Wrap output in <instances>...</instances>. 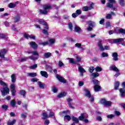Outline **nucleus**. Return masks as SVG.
<instances>
[{
	"label": "nucleus",
	"mask_w": 125,
	"mask_h": 125,
	"mask_svg": "<svg viewBox=\"0 0 125 125\" xmlns=\"http://www.w3.org/2000/svg\"><path fill=\"white\" fill-rule=\"evenodd\" d=\"M0 84L3 87L0 89V90L2 93V96H5L6 94L9 93V88L7 87L6 83L3 82V81L0 80Z\"/></svg>",
	"instance_id": "1"
},
{
	"label": "nucleus",
	"mask_w": 125,
	"mask_h": 125,
	"mask_svg": "<svg viewBox=\"0 0 125 125\" xmlns=\"http://www.w3.org/2000/svg\"><path fill=\"white\" fill-rule=\"evenodd\" d=\"M42 7L43 10L40 9V12L41 14L45 15L48 13L49 9L51 8V5H50V4H44L42 5Z\"/></svg>",
	"instance_id": "2"
},
{
	"label": "nucleus",
	"mask_w": 125,
	"mask_h": 125,
	"mask_svg": "<svg viewBox=\"0 0 125 125\" xmlns=\"http://www.w3.org/2000/svg\"><path fill=\"white\" fill-rule=\"evenodd\" d=\"M87 118H88V115L86 113H82L81 114V116L79 117L78 119L80 121H83L86 124L88 123V120H87Z\"/></svg>",
	"instance_id": "3"
},
{
	"label": "nucleus",
	"mask_w": 125,
	"mask_h": 125,
	"mask_svg": "<svg viewBox=\"0 0 125 125\" xmlns=\"http://www.w3.org/2000/svg\"><path fill=\"white\" fill-rule=\"evenodd\" d=\"M100 103L101 104H102V105H104V106H105V107H110V106H111L112 104V102L108 101L105 99H101Z\"/></svg>",
	"instance_id": "4"
},
{
	"label": "nucleus",
	"mask_w": 125,
	"mask_h": 125,
	"mask_svg": "<svg viewBox=\"0 0 125 125\" xmlns=\"http://www.w3.org/2000/svg\"><path fill=\"white\" fill-rule=\"evenodd\" d=\"M84 91L86 97L89 98L91 102H93V101H94V97L93 96H91L90 92L87 89H84Z\"/></svg>",
	"instance_id": "5"
},
{
	"label": "nucleus",
	"mask_w": 125,
	"mask_h": 125,
	"mask_svg": "<svg viewBox=\"0 0 125 125\" xmlns=\"http://www.w3.org/2000/svg\"><path fill=\"white\" fill-rule=\"evenodd\" d=\"M28 59H30L31 60L35 61V60H38V59H39V57H36L34 56H28L23 59H19L18 61H21V62H24L25 61H27Z\"/></svg>",
	"instance_id": "6"
},
{
	"label": "nucleus",
	"mask_w": 125,
	"mask_h": 125,
	"mask_svg": "<svg viewBox=\"0 0 125 125\" xmlns=\"http://www.w3.org/2000/svg\"><path fill=\"white\" fill-rule=\"evenodd\" d=\"M98 46L102 51L105 50H105H110V47L109 46H104V47L103 45H102V41H99L98 42Z\"/></svg>",
	"instance_id": "7"
},
{
	"label": "nucleus",
	"mask_w": 125,
	"mask_h": 125,
	"mask_svg": "<svg viewBox=\"0 0 125 125\" xmlns=\"http://www.w3.org/2000/svg\"><path fill=\"white\" fill-rule=\"evenodd\" d=\"M93 83L94 84H95L94 87V91L96 92H97V91H99V90H100V89L101 88L100 87V86L98 85V84H99V81H98V80H94L93 81Z\"/></svg>",
	"instance_id": "8"
},
{
	"label": "nucleus",
	"mask_w": 125,
	"mask_h": 125,
	"mask_svg": "<svg viewBox=\"0 0 125 125\" xmlns=\"http://www.w3.org/2000/svg\"><path fill=\"white\" fill-rule=\"evenodd\" d=\"M94 5V3L92 2L89 7H87V6H84L83 7L82 9L83 11H88V10H91V9H93V5Z\"/></svg>",
	"instance_id": "9"
},
{
	"label": "nucleus",
	"mask_w": 125,
	"mask_h": 125,
	"mask_svg": "<svg viewBox=\"0 0 125 125\" xmlns=\"http://www.w3.org/2000/svg\"><path fill=\"white\" fill-rule=\"evenodd\" d=\"M37 21L39 23V24H41L42 25H44V29H46V30H48V26H47V23L44 21V20L42 19H40V20H37Z\"/></svg>",
	"instance_id": "10"
},
{
	"label": "nucleus",
	"mask_w": 125,
	"mask_h": 125,
	"mask_svg": "<svg viewBox=\"0 0 125 125\" xmlns=\"http://www.w3.org/2000/svg\"><path fill=\"white\" fill-rule=\"evenodd\" d=\"M11 91L13 96H15V93H16V90H15V84H11L10 85Z\"/></svg>",
	"instance_id": "11"
},
{
	"label": "nucleus",
	"mask_w": 125,
	"mask_h": 125,
	"mask_svg": "<svg viewBox=\"0 0 125 125\" xmlns=\"http://www.w3.org/2000/svg\"><path fill=\"white\" fill-rule=\"evenodd\" d=\"M74 32H75V33H78V34H81V33L83 32V30H82V28L78 25H75L74 27Z\"/></svg>",
	"instance_id": "12"
},
{
	"label": "nucleus",
	"mask_w": 125,
	"mask_h": 125,
	"mask_svg": "<svg viewBox=\"0 0 125 125\" xmlns=\"http://www.w3.org/2000/svg\"><path fill=\"white\" fill-rule=\"evenodd\" d=\"M56 78L61 82V83H67L66 80H65L64 78L61 77L60 75H57Z\"/></svg>",
	"instance_id": "13"
},
{
	"label": "nucleus",
	"mask_w": 125,
	"mask_h": 125,
	"mask_svg": "<svg viewBox=\"0 0 125 125\" xmlns=\"http://www.w3.org/2000/svg\"><path fill=\"white\" fill-rule=\"evenodd\" d=\"M24 37L25 39H32L33 40H35L36 39V36L33 35H29L27 33H25L24 35Z\"/></svg>",
	"instance_id": "14"
},
{
	"label": "nucleus",
	"mask_w": 125,
	"mask_h": 125,
	"mask_svg": "<svg viewBox=\"0 0 125 125\" xmlns=\"http://www.w3.org/2000/svg\"><path fill=\"white\" fill-rule=\"evenodd\" d=\"M112 56L113 57L112 60H113V61H118V60H119L118 53L116 52L113 53Z\"/></svg>",
	"instance_id": "15"
},
{
	"label": "nucleus",
	"mask_w": 125,
	"mask_h": 125,
	"mask_svg": "<svg viewBox=\"0 0 125 125\" xmlns=\"http://www.w3.org/2000/svg\"><path fill=\"white\" fill-rule=\"evenodd\" d=\"M109 70L110 71H114V72H119V69L117 67H116V65H112L109 67Z\"/></svg>",
	"instance_id": "16"
},
{
	"label": "nucleus",
	"mask_w": 125,
	"mask_h": 125,
	"mask_svg": "<svg viewBox=\"0 0 125 125\" xmlns=\"http://www.w3.org/2000/svg\"><path fill=\"white\" fill-rule=\"evenodd\" d=\"M78 71L80 72L81 76H83V73H85V70L81 66L78 67Z\"/></svg>",
	"instance_id": "17"
},
{
	"label": "nucleus",
	"mask_w": 125,
	"mask_h": 125,
	"mask_svg": "<svg viewBox=\"0 0 125 125\" xmlns=\"http://www.w3.org/2000/svg\"><path fill=\"white\" fill-rule=\"evenodd\" d=\"M72 101H73V99H72L71 98H68L67 99V102L68 104V105L69 106V107L71 109H74V106H72Z\"/></svg>",
	"instance_id": "18"
},
{
	"label": "nucleus",
	"mask_w": 125,
	"mask_h": 125,
	"mask_svg": "<svg viewBox=\"0 0 125 125\" xmlns=\"http://www.w3.org/2000/svg\"><path fill=\"white\" fill-rule=\"evenodd\" d=\"M119 91L120 92V96H121V97H125V89L124 88H120L119 89Z\"/></svg>",
	"instance_id": "19"
},
{
	"label": "nucleus",
	"mask_w": 125,
	"mask_h": 125,
	"mask_svg": "<svg viewBox=\"0 0 125 125\" xmlns=\"http://www.w3.org/2000/svg\"><path fill=\"white\" fill-rule=\"evenodd\" d=\"M38 84L39 87H40V88H42V89H44V88H45V87H46V85L41 82H39Z\"/></svg>",
	"instance_id": "20"
},
{
	"label": "nucleus",
	"mask_w": 125,
	"mask_h": 125,
	"mask_svg": "<svg viewBox=\"0 0 125 125\" xmlns=\"http://www.w3.org/2000/svg\"><path fill=\"white\" fill-rule=\"evenodd\" d=\"M40 74L42 77H44V78H48V74H47V72L44 71H41L40 72Z\"/></svg>",
	"instance_id": "21"
},
{
	"label": "nucleus",
	"mask_w": 125,
	"mask_h": 125,
	"mask_svg": "<svg viewBox=\"0 0 125 125\" xmlns=\"http://www.w3.org/2000/svg\"><path fill=\"white\" fill-rule=\"evenodd\" d=\"M124 39L123 38H119L117 39H113L111 40V42H112L113 43L115 42H124Z\"/></svg>",
	"instance_id": "22"
},
{
	"label": "nucleus",
	"mask_w": 125,
	"mask_h": 125,
	"mask_svg": "<svg viewBox=\"0 0 125 125\" xmlns=\"http://www.w3.org/2000/svg\"><path fill=\"white\" fill-rule=\"evenodd\" d=\"M67 95V93L65 92H62L60 94H58V97L59 98H62L63 97H65Z\"/></svg>",
	"instance_id": "23"
},
{
	"label": "nucleus",
	"mask_w": 125,
	"mask_h": 125,
	"mask_svg": "<svg viewBox=\"0 0 125 125\" xmlns=\"http://www.w3.org/2000/svg\"><path fill=\"white\" fill-rule=\"evenodd\" d=\"M11 82L14 83L16 82V74H13L11 76Z\"/></svg>",
	"instance_id": "24"
},
{
	"label": "nucleus",
	"mask_w": 125,
	"mask_h": 125,
	"mask_svg": "<svg viewBox=\"0 0 125 125\" xmlns=\"http://www.w3.org/2000/svg\"><path fill=\"white\" fill-rule=\"evenodd\" d=\"M112 15H116V14H115V13L113 12H111V14H108L106 17L105 18H106V19H112Z\"/></svg>",
	"instance_id": "25"
},
{
	"label": "nucleus",
	"mask_w": 125,
	"mask_h": 125,
	"mask_svg": "<svg viewBox=\"0 0 125 125\" xmlns=\"http://www.w3.org/2000/svg\"><path fill=\"white\" fill-rule=\"evenodd\" d=\"M27 77H31V78H35L37 77V73L32 72L27 73Z\"/></svg>",
	"instance_id": "26"
},
{
	"label": "nucleus",
	"mask_w": 125,
	"mask_h": 125,
	"mask_svg": "<svg viewBox=\"0 0 125 125\" xmlns=\"http://www.w3.org/2000/svg\"><path fill=\"white\" fill-rule=\"evenodd\" d=\"M30 45L31 47H33V48H37V47H38V44L34 42H30Z\"/></svg>",
	"instance_id": "27"
},
{
	"label": "nucleus",
	"mask_w": 125,
	"mask_h": 125,
	"mask_svg": "<svg viewBox=\"0 0 125 125\" xmlns=\"http://www.w3.org/2000/svg\"><path fill=\"white\" fill-rule=\"evenodd\" d=\"M6 53V51L5 50H1L0 52V57L1 58H4V54Z\"/></svg>",
	"instance_id": "28"
},
{
	"label": "nucleus",
	"mask_w": 125,
	"mask_h": 125,
	"mask_svg": "<svg viewBox=\"0 0 125 125\" xmlns=\"http://www.w3.org/2000/svg\"><path fill=\"white\" fill-rule=\"evenodd\" d=\"M120 86V82L117 81L115 83H114V89L116 90H118L119 89V87Z\"/></svg>",
	"instance_id": "29"
},
{
	"label": "nucleus",
	"mask_w": 125,
	"mask_h": 125,
	"mask_svg": "<svg viewBox=\"0 0 125 125\" xmlns=\"http://www.w3.org/2000/svg\"><path fill=\"white\" fill-rule=\"evenodd\" d=\"M68 113H70V111H63L60 113V116H61L62 117H64V116H65V115H67Z\"/></svg>",
	"instance_id": "30"
},
{
	"label": "nucleus",
	"mask_w": 125,
	"mask_h": 125,
	"mask_svg": "<svg viewBox=\"0 0 125 125\" xmlns=\"http://www.w3.org/2000/svg\"><path fill=\"white\" fill-rule=\"evenodd\" d=\"M43 56L45 58H49V57H51V53L46 52L44 54Z\"/></svg>",
	"instance_id": "31"
},
{
	"label": "nucleus",
	"mask_w": 125,
	"mask_h": 125,
	"mask_svg": "<svg viewBox=\"0 0 125 125\" xmlns=\"http://www.w3.org/2000/svg\"><path fill=\"white\" fill-rule=\"evenodd\" d=\"M15 123H16V120L14 119L12 121H8L7 125H13Z\"/></svg>",
	"instance_id": "32"
},
{
	"label": "nucleus",
	"mask_w": 125,
	"mask_h": 125,
	"mask_svg": "<svg viewBox=\"0 0 125 125\" xmlns=\"http://www.w3.org/2000/svg\"><path fill=\"white\" fill-rule=\"evenodd\" d=\"M86 23L91 27H93V26H95V22H94V21H87Z\"/></svg>",
	"instance_id": "33"
},
{
	"label": "nucleus",
	"mask_w": 125,
	"mask_h": 125,
	"mask_svg": "<svg viewBox=\"0 0 125 125\" xmlns=\"http://www.w3.org/2000/svg\"><path fill=\"white\" fill-rule=\"evenodd\" d=\"M20 15H17V16L14 18L15 22H18V21H20Z\"/></svg>",
	"instance_id": "34"
},
{
	"label": "nucleus",
	"mask_w": 125,
	"mask_h": 125,
	"mask_svg": "<svg viewBox=\"0 0 125 125\" xmlns=\"http://www.w3.org/2000/svg\"><path fill=\"white\" fill-rule=\"evenodd\" d=\"M15 6H16V4L14 3H10L8 4V7H9V8H14Z\"/></svg>",
	"instance_id": "35"
},
{
	"label": "nucleus",
	"mask_w": 125,
	"mask_h": 125,
	"mask_svg": "<svg viewBox=\"0 0 125 125\" xmlns=\"http://www.w3.org/2000/svg\"><path fill=\"white\" fill-rule=\"evenodd\" d=\"M67 60H69V63H71L72 64H76V62H75L74 59L68 58Z\"/></svg>",
	"instance_id": "36"
},
{
	"label": "nucleus",
	"mask_w": 125,
	"mask_h": 125,
	"mask_svg": "<svg viewBox=\"0 0 125 125\" xmlns=\"http://www.w3.org/2000/svg\"><path fill=\"white\" fill-rule=\"evenodd\" d=\"M115 114H110L106 116L107 119H110L112 120V119H115Z\"/></svg>",
	"instance_id": "37"
},
{
	"label": "nucleus",
	"mask_w": 125,
	"mask_h": 125,
	"mask_svg": "<svg viewBox=\"0 0 125 125\" xmlns=\"http://www.w3.org/2000/svg\"><path fill=\"white\" fill-rule=\"evenodd\" d=\"M39 44L41 45H43L44 46H45V45H47L48 44V42H39Z\"/></svg>",
	"instance_id": "38"
},
{
	"label": "nucleus",
	"mask_w": 125,
	"mask_h": 125,
	"mask_svg": "<svg viewBox=\"0 0 125 125\" xmlns=\"http://www.w3.org/2000/svg\"><path fill=\"white\" fill-rule=\"evenodd\" d=\"M118 32L120 34H122V35H125V29L123 28L119 29H118Z\"/></svg>",
	"instance_id": "39"
},
{
	"label": "nucleus",
	"mask_w": 125,
	"mask_h": 125,
	"mask_svg": "<svg viewBox=\"0 0 125 125\" xmlns=\"http://www.w3.org/2000/svg\"><path fill=\"white\" fill-rule=\"evenodd\" d=\"M101 56L103 58L108 57L109 56V55L107 53L103 52L101 53Z\"/></svg>",
	"instance_id": "40"
},
{
	"label": "nucleus",
	"mask_w": 125,
	"mask_h": 125,
	"mask_svg": "<svg viewBox=\"0 0 125 125\" xmlns=\"http://www.w3.org/2000/svg\"><path fill=\"white\" fill-rule=\"evenodd\" d=\"M91 76L93 77V78H97V77H99V73L98 72H94L92 73Z\"/></svg>",
	"instance_id": "41"
},
{
	"label": "nucleus",
	"mask_w": 125,
	"mask_h": 125,
	"mask_svg": "<svg viewBox=\"0 0 125 125\" xmlns=\"http://www.w3.org/2000/svg\"><path fill=\"white\" fill-rule=\"evenodd\" d=\"M42 117L43 120H45V119H47V118H48V115H47V113L46 112H44L42 113Z\"/></svg>",
	"instance_id": "42"
},
{
	"label": "nucleus",
	"mask_w": 125,
	"mask_h": 125,
	"mask_svg": "<svg viewBox=\"0 0 125 125\" xmlns=\"http://www.w3.org/2000/svg\"><path fill=\"white\" fill-rule=\"evenodd\" d=\"M95 70L96 72H101V71H102V68L100 66H96L95 68Z\"/></svg>",
	"instance_id": "43"
},
{
	"label": "nucleus",
	"mask_w": 125,
	"mask_h": 125,
	"mask_svg": "<svg viewBox=\"0 0 125 125\" xmlns=\"http://www.w3.org/2000/svg\"><path fill=\"white\" fill-rule=\"evenodd\" d=\"M27 113L23 112L21 114V117L22 119H25V118H27Z\"/></svg>",
	"instance_id": "44"
},
{
	"label": "nucleus",
	"mask_w": 125,
	"mask_h": 125,
	"mask_svg": "<svg viewBox=\"0 0 125 125\" xmlns=\"http://www.w3.org/2000/svg\"><path fill=\"white\" fill-rule=\"evenodd\" d=\"M74 56L76 58L77 61L78 62H80V61L82 60V59H81V58L77 54L74 55Z\"/></svg>",
	"instance_id": "45"
},
{
	"label": "nucleus",
	"mask_w": 125,
	"mask_h": 125,
	"mask_svg": "<svg viewBox=\"0 0 125 125\" xmlns=\"http://www.w3.org/2000/svg\"><path fill=\"white\" fill-rule=\"evenodd\" d=\"M20 94L24 97V96H26V91H25V90H21L20 92Z\"/></svg>",
	"instance_id": "46"
},
{
	"label": "nucleus",
	"mask_w": 125,
	"mask_h": 125,
	"mask_svg": "<svg viewBox=\"0 0 125 125\" xmlns=\"http://www.w3.org/2000/svg\"><path fill=\"white\" fill-rule=\"evenodd\" d=\"M72 121H73L74 122V123L78 124L79 123V119L75 117H72Z\"/></svg>",
	"instance_id": "47"
},
{
	"label": "nucleus",
	"mask_w": 125,
	"mask_h": 125,
	"mask_svg": "<svg viewBox=\"0 0 125 125\" xmlns=\"http://www.w3.org/2000/svg\"><path fill=\"white\" fill-rule=\"evenodd\" d=\"M66 120L67 121H71V116H70L69 115L64 116V120L66 121Z\"/></svg>",
	"instance_id": "48"
},
{
	"label": "nucleus",
	"mask_w": 125,
	"mask_h": 125,
	"mask_svg": "<svg viewBox=\"0 0 125 125\" xmlns=\"http://www.w3.org/2000/svg\"><path fill=\"white\" fill-rule=\"evenodd\" d=\"M68 26L69 30H70V31H73V24L72 22H69Z\"/></svg>",
	"instance_id": "49"
},
{
	"label": "nucleus",
	"mask_w": 125,
	"mask_h": 125,
	"mask_svg": "<svg viewBox=\"0 0 125 125\" xmlns=\"http://www.w3.org/2000/svg\"><path fill=\"white\" fill-rule=\"evenodd\" d=\"M10 104L12 107H15L16 105V102H15V101L12 100L10 102Z\"/></svg>",
	"instance_id": "50"
},
{
	"label": "nucleus",
	"mask_w": 125,
	"mask_h": 125,
	"mask_svg": "<svg viewBox=\"0 0 125 125\" xmlns=\"http://www.w3.org/2000/svg\"><path fill=\"white\" fill-rule=\"evenodd\" d=\"M32 55H36V57H35L34 56V57H38V59H39V53L37 51H32Z\"/></svg>",
	"instance_id": "51"
},
{
	"label": "nucleus",
	"mask_w": 125,
	"mask_h": 125,
	"mask_svg": "<svg viewBox=\"0 0 125 125\" xmlns=\"http://www.w3.org/2000/svg\"><path fill=\"white\" fill-rule=\"evenodd\" d=\"M52 90L53 91V92H54V93H56V92H57L58 89H57V88L55 86H54L52 88Z\"/></svg>",
	"instance_id": "52"
},
{
	"label": "nucleus",
	"mask_w": 125,
	"mask_h": 125,
	"mask_svg": "<svg viewBox=\"0 0 125 125\" xmlns=\"http://www.w3.org/2000/svg\"><path fill=\"white\" fill-rule=\"evenodd\" d=\"M110 27H111V23H110L109 21L106 22L105 24V28L107 29V28H110Z\"/></svg>",
	"instance_id": "53"
},
{
	"label": "nucleus",
	"mask_w": 125,
	"mask_h": 125,
	"mask_svg": "<svg viewBox=\"0 0 125 125\" xmlns=\"http://www.w3.org/2000/svg\"><path fill=\"white\" fill-rule=\"evenodd\" d=\"M0 38H1V39H4V40H6L7 39V37H6V36L2 34H0Z\"/></svg>",
	"instance_id": "54"
},
{
	"label": "nucleus",
	"mask_w": 125,
	"mask_h": 125,
	"mask_svg": "<svg viewBox=\"0 0 125 125\" xmlns=\"http://www.w3.org/2000/svg\"><path fill=\"white\" fill-rule=\"evenodd\" d=\"M2 109H3V110H5V111H6V110L8 109V106H7V105L6 104H3L2 105Z\"/></svg>",
	"instance_id": "55"
},
{
	"label": "nucleus",
	"mask_w": 125,
	"mask_h": 125,
	"mask_svg": "<svg viewBox=\"0 0 125 125\" xmlns=\"http://www.w3.org/2000/svg\"><path fill=\"white\" fill-rule=\"evenodd\" d=\"M75 47H78V48H81L82 47V44L80 43H77L75 44Z\"/></svg>",
	"instance_id": "56"
},
{
	"label": "nucleus",
	"mask_w": 125,
	"mask_h": 125,
	"mask_svg": "<svg viewBox=\"0 0 125 125\" xmlns=\"http://www.w3.org/2000/svg\"><path fill=\"white\" fill-rule=\"evenodd\" d=\"M58 66V67H62V66H64V63H63V62H62V61H59Z\"/></svg>",
	"instance_id": "57"
},
{
	"label": "nucleus",
	"mask_w": 125,
	"mask_h": 125,
	"mask_svg": "<svg viewBox=\"0 0 125 125\" xmlns=\"http://www.w3.org/2000/svg\"><path fill=\"white\" fill-rule=\"evenodd\" d=\"M120 4L122 6H125V1L124 0H120Z\"/></svg>",
	"instance_id": "58"
},
{
	"label": "nucleus",
	"mask_w": 125,
	"mask_h": 125,
	"mask_svg": "<svg viewBox=\"0 0 125 125\" xmlns=\"http://www.w3.org/2000/svg\"><path fill=\"white\" fill-rule=\"evenodd\" d=\"M38 81H39V79L37 78H34L31 80V82H32V83H37Z\"/></svg>",
	"instance_id": "59"
},
{
	"label": "nucleus",
	"mask_w": 125,
	"mask_h": 125,
	"mask_svg": "<svg viewBox=\"0 0 125 125\" xmlns=\"http://www.w3.org/2000/svg\"><path fill=\"white\" fill-rule=\"evenodd\" d=\"M95 70V68L93 66H91L89 68V72L90 73H93V71Z\"/></svg>",
	"instance_id": "60"
},
{
	"label": "nucleus",
	"mask_w": 125,
	"mask_h": 125,
	"mask_svg": "<svg viewBox=\"0 0 125 125\" xmlns=\"http://www.w3.org/2000/svg\"><path fill=\"white\" fill-rule=\"evenodd\" d=\"M42 33L44 34V35H48V32L47 31V30L44 29L42 30Z\"/></svg>",
	"instance_id": "61"
},
{
	"label": "nucleus",
	"mask_w": 125,
	"mask_h": 125,
	"mask_svg": "<svg viewBox=\"0 0 125 125\" xmlns=\"http://www.w3.org/2000/svg\"><path fill=\"white\" fill-rule=\"evenodd\" d=\"M49 42L50 44H53V43H55V39H50L49 40Z\"/></svg>",
	"instance_id": "62"
},
{
	"label": "nucleus",
	"mask_w": 125,
	"mask_h": 125,
	"mask_svg": "<svg viewBox=\"0 0 125 125\" xmlns=\"http://www.w3.org/2000/svg\"><path fill=\"white\" fill-rule=\"evenodd\" d=\"M38 67V65L37 64H35L33 65H32L30 67V69H32L34 70V69H36Z\"/></svg>",
	"instance_id": "63"
},
{
	"label": "nucleus",
	"mask_w": 125,
	"mask_h": 125,
	"mask_svg": "<svg viewBox=\"0 0 125 125\" xmlns=\"http://www.w3.org/2000/svg\"><path fill=\"white\" fill-rule=\"evenodd\" d=\"M76 12V14H78V15H81V14H82V10L80 9L77 10Z\"/></svg>",
	"instance_id": "64"
}]
</instances>
